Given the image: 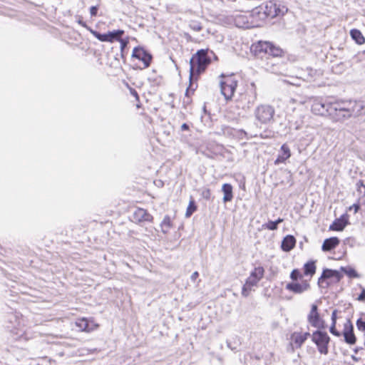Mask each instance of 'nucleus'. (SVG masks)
<instances>
[{"label":"nucleus","mask_w":365,"mask_h":365,"mask_svg":"<svg viewBox=\"0 0 365 365\" xmlns=\"http://www.w3.org/2000/svg\"><path fill=\"white\" fill-rule=\"evenodd\" d=\"M251 51L257 58L267 61L265 66L269 69V65L274 66V63L269 62L271 58H278L284 56V51L279 47L269 41H258L253 44Z\"/></svg>","instance_id":"f257e3e1"},{"label":"nucleus","mask_w":365,"mask_h":365,"mask_svg":"<svg viewBox=\"0 0 365 365\" xmlns=\"http://www.w3.org/2000/svg\"><path fill=\"white\" fill-rule=\"evenodd\" d=\"M208 49H200L194 54L190 60V86L187 88L185 96L188 98L190 89L192 88L193 77L203 73L211 63L210 57L207 56Z\"/></svg>","instance_id":"f03ea898"},{"label":"nucleus","mask_w":365,"mask_h":365,"mask_svg":"<svg viewBox=\"0 0 365 365\" xmlns=\"http://www.w3.org/2000/svg\"><path fill=\"white\" fill-rule=\"evenodd\" d=\"M264 269L262 267H255L246 279L242 289V295L245 297L249 296L253 287H257L259 282L263 278Z\"/></svg>","instance_id":"7ed1b4c3"},{"label":"nucleus","mask_w":365,"mask_h":365,"mask_svg":"<svg viewBox=\"0 0 365 365\" xmlns=\"http://www.w3.org/2000/svg\"><path fill=\"white\" fill-rule=\"evenodd\" d=\"M259 15L260 19H264L270 17L274 18L280 14H284V11L279 9V6L274 1L267 2L264 6H261L252 11V16Z\"/></svg>","instance_id":"20e7f679"},{"label":"nucleus","mask_w":365,"mask_h":365,"mask_svg":"<svg viewBox=\"0 0 365 365\" xmlns=\"http://www.w3.org/2000/svg\"><path fill=\"white\" fill-rule=\"evenodd\" d=\"M346 101L334 102V107L331 108L330 118L334 121L343 122L350 118V110Z\"/></svg>","instance_id":"39448f33"},{"label":"nucleus","mask_w":365,"mask_h":365,"mask_svg":"<svg viewBox=\"0 0 365 365\" xmlns=\"http://www.w3.org/2000/svg\"><path fill=\"white\" fill-rule=\"evenodd\" d=\"M275 110L273 106L268 104H260L255 109L254 115L261 124H267L273 120Z\"/></svg>","instance_id":"423d86ee"},{"label":"nucleus","mask_w":365,"mask_h":365,"mask_svg":"<svg viewBox=\"0 0 365 365\" xmlns=\"http://www.w3.org/2000/svg\"><path fill=\"white\" fill-rule=\"evenodd\" d=\"M225 79L220 81V92L226 101L232 98L237 86V81L232 76H225L223 73L220 76Z\"/></svg>","instance_id":"0eeeda50"},{"label":"nucleus","mask_w":365,"mask_h":365,"mask_svg":"<svg viewBox=\"0 0 365 365\" xmlns=\"http://www.w3.org/2000/svg\"><path fill=\"white\" fill-rule=\"evenodd\" d=\"M312 341L317 345L318 351L323 354H328V344L330 337L326 331L317 330L312 334Z\"/></svg>","instance_id":"6e6552de"},{"label":"nucleus","mask_w":365,"mask_h":365,"mask_svg":"<svg viewBox=\"0 0 365 365\" xmlns=\"http://www.w3.org/2000/svg\"><path fill=\"white\" fill-rule=\"evenodd\" d=\"M123 34L124 31L120 29L113 30L105 34H101L93 30V36L103 42H113L114 41L120 40Z\"/></svg>","instance_id":"1a4fd4ad"},{"label":"nucleus","mask_w":365,"mask_h":365,"mask_svg":"<svg viewBox=\"0 0 365 365\" xmlns=\"http://www.w3.org/2000/svg\"><path fill=\"white\" fill-rule=\"evenodd\" d=\"M334 107V102H328L322 101H316L312 106L313 113L320 115L330 116L331 108Z\"/></svg>","instance_id":"9d476101"},{"label":"nucleus","mask_w":365,"mask_h":365,"mask_svg":"<svg viewBox=\"0 0 365 365\" xmlns=\"http://www.w3.org/2000/svg\"><path fill=\"white\" fill-rule=\"evenodd\" d=\"M309 279H302L299 282H289L286 284V289L294 293L302 294L310 289Z\"/></svg>","instance_id":"9b49d317"},{"label":"nucleus","mask_w":365,"mask_h":365,"mask_svg":"<svg viewBox=\"0 0 365 365\" xmlns=\"http://www.w3.org/2000/svg\"><path fill=\"white\" fill-rule=\"evenodd\" d=\"M132 57L143 61L144 68L150 66L153 58L152 55L150 53L140 47H136L133 49Z\"/></svg>","instance_id":"f8f14e48"},{"label":"nucleus","mask_w":365,"mask_h":365,"mask_svg":"<svg viewBox=\"0 0 365 365\" xmlns=\"http://www.w3.org/2000/svg\"><path fill=\"white\" fill-rule=\"evenodd\" d=\"M332 277L335 278L336 282H339L341 279L343 277V275L338 270L331 269L328 268L324 269L322 272L321 277L318 279L319 286H322V284L324 283V280Z\"/></svg>","instance_id":"ddd939ff"},{"label":"nucleus","mask_w":365,"mask_h":365,"mask_svg":"<svg viewBox=\"0 0 365 365\" xmlns=\"http://www.w3.org/2000/svg\"><path fill=\"white\" fill-rule=\"evenodd\" d=\"M349 105L350 114L351 117H357L363 113H365V103L363 101H346Z\"/></svg>","instance_id":"4468645a"},{"label":"nucleus","mask_w":365,"mask_h":365,"mask_svg":"<svg viewBox=\"0 0 365 365\" xmlns=\"http://www.w3.org/2000/svg\"><path fill=\"white\" fill-rule=\"evenodd\" d=\"M343 335L346 343L351 345L356 343V337L354 333V327L349 319L344 324Z\"/></svg>","instance_id":"2eb2a0df"},{"label":"nucleus","mask_w":365,"mask_h":365,"mask_svg":"<svg viewBox=\"0 0 365 365\" xmlns=\"http://www.w3.org/2000/svg\"><path fill=\"white\" fill-rule=\"evenodd\" d=\"M133 220L137 223L143 222H151L153 220V217L145 209L137 208L133 215Z\"/></svg>","instance_id":"dca6fc26"},{"label":"nucleus","mask_w":365,"mask_h":365,"mask_svg":"<svg viewBox=\"0 0 365 365\" xmlns=\"http://www.w3.org/2000/svg\"><path fill=\"white\" fill-rule=\"evenodd\" d=\"M252 14L249 16L246 14H236L234 16V22L236 26L239 28H250L253 27L252 23L250 22L249 19L252 17Z\"/></svg>","instance_id":"f3484780"},{"label":"nucleus","mask_w":365,"mask_h":365,"mask_svg":"<svg viewBox=\"0 0 365 365\" xmlns=\"http://www.w3.org/2000/svg\"><path fill=\"white\" fill-rule=\"evenodd\" d=\"M349 224V215L347 214L342 215L339 218L336 219L329 226V230L334 231H342Z\"/></svg>","instance_id":"a211bd4d"},{"label":"nucleus","mask_w":365,"mask_h":365,"mask_svg":"<svg viewBox=\"0 0 365 365\" xmlns=\"http://www.w3.org/2000/svg\"><path fill=\"white\" fill-rule=\"evenodd\" d=\"M291 156V151L287 144H283L280 148V154L274 161L276 165L285 162Z\"/></svg>","instance_id":"6ab92c4d"},{"label":"nucleus","mask_w":365,"mask_h":365,"mask_svg":"<svg viewBox=\"0 0 365 365\" xmlns=\"http://www.w3.org/2000/svg\"><path fill=\"white\" fill-rule=\"evenodd\" d=\"M91 320L87 318L82 317L76 319L75 324L80 331L91 332V326L90 324Z\"/></svg>","instance_id":"aec40b11"},{"label":"nucleus","mask_w":365,"mask_h":365,"mask_svg":"<svg viewBox=\"0 0 365 365\" xmlns=\"http://www.w3.org/2000/svg\"><path fill=\"white\" fill-rule=\"evenodd\" d=\"M296 245V239L293 235H288L284 237L281 247L284 252H289L292 250Z\"/></svg>","instance_id":"412c9836"},{"label":"nucleus","mask_w":365,"mask_h":365,"mask_svg":"<svg viewBox=\"0 0 365 365\" xmlns=\"http://www.w3.org/2000/svg\"><path fill=\"white\" fill-rule=\"evenodd\" d=\"M340 242V240L336 237H332L326 239L322 246L324 252H329L334 249Z\"/></svg>","instance_id":"4be33fe9"},{"label":"nucleus","mask_w":365,"mask_h":365,"mask_svg":"<svg viewBox=\"0 0 365 365\" xmlns=\"http://www.w3.org/2000/svg\"><path fill=\"white\" fill-rule=\"evenodd\" d=\"M319 314L318 313V307L317 304H313L311 307V311L307 317L309 323L313 327L314 324L320 319Z\"/></svg>","instance_id":"5701e85b"},{"label":"nucleus","mask_w":365,"mask_h":365,"mask_svg":"<svg viewBox=\"0 0 365 365\" xmlns=\"http://www.w3.org/2000/svg\"><path fill=\"white\" fill-rule=\"evenodd\" d=\"M222 192H223V202H227L232 200L233 198V192H232V186L230 183H225L222 187Z\"/></svg>","instance_id":"b1692460"},{"label":"nucleus","mask_w":365,"mask_h":365,"mask_svg":"<svg viewBox=\"0 0 365 365\" xmlns=\"http://www.w3.org/2000/svg\"><path fill=\"white\" fill-rule=\"evenodd\" d=\"M350 36L351 38L359 45L365 43V38L362 35L361 32L356 29H353L350 31Z\"/></svg>","instance_id":"393cba45"},{"label":"nucleus","mask_w":365,"mask_h":365,"mask_svg":"<svg viewBox=\"0 0 365 365\" xmlns=\"http://www.w3.org/2000/svg\"><path fill=\"white\" fill-rule=\"evenodd\" d=\"M315 272H316L315 262L309 261L304 264V275L309 276L311 278L315 274Z\"/></svg>","instance_id":"a878e982"},{"label":"nucleus","mask_w":365,"mask_h":365,"mask_svg":"<svg viewBox=\"0 0 365 365\" xmlns=\"http://www.w3.org/2000/svg\"><path fill=\"white\" fill-rule=\"evenodd\" d=\"M283 219L282 218H280L279 217L277 220L275 221H272V220H269L267 223L264 224L262 225V227L265 229H267L269 230H272V231H274V230H277V227H278V225L281 222H283Z\"/></svg>","instance_id":"bb28decb"},{"label":"nucleus","mask_w":365,"mask_h":365,"mask_svg":"<svg viewBox=\"0 0 365 365\" xmlns=\"http://www.w3.org/2000/svg\"><path fill=\"white\" fill-rule=\"evenodd\" d=\"M34 359L36 365H55L56 363L55 360L48 356L38 357Z\"/></svg>","instance_id":"cd10ccee"},{"label":"nucleus","mask_w":365,"mask_h":365,"mask_svg":"<svg viewBox=\"0 0 365 365\" xmlns=\"http://www.w3.org/2000/svg\"><path fill=\"white\" fill-rule=\"evenodd\" d=\"M162 232L163 233H167L170 227H172L171 219L168 215H165L160 224Z\"/></svg>","instance_id":"c85d7f7f"},{"label":"nucleus","mask_w":365,"mask_h":365,"mask_svg":"<svg viewBox=\"0 0 365 365\" xmlns=\"http://www.w3.org/2000/svg\"><path fill=\"white\" fill-rule=\"evenodd\" d=\"M341 270L350 278H359V274L352 267H341Z\"/></svg>","instance_id":"c756f323"},{"label":"nucleus","mask_w":365,"mask_h":365,"mask_svg":"<svg viewBox=\"0 0 365 365\" xmlns=\"http://www.w3.org/2000/svg\"><path fill=\"white\" fill-rule=\"evenodd\" d=\"M78 46L79 48L85 53V54L90 53L91 41L88 38L79 42Z\"/></svg>","instance_id":"7c9ffc66"},{"label":"nucleus","mask_w":365,"mask_h":365,"mask_svg":"<svg viewBox=\"0 0 365 365\" xmlns=\"http://www.w3.org/2000/svg\"><path fill=\"white\" fill-rule=\"evenodd\" d=\"M242 98H244L245 100H247V108H250L251 106H252L257 99V93L254 91L252 96H250L248 94H244L242 96Z\"/></svg>","instance_id":"2f4dec72"},{"label":"nucleus","mask_w":365,"mask_h":365,"mask_svg":"<svg viewBox=\"0 0 365 365\" xmlns=\"http://www.w3.org/2000/svg\"><path fill=\"white\" fill-rule=\"evenodd\" d=\"M197 210V206L195 205V201L192 199L190 202H189V205L187 207V210H186V212H185V216L186 217H190L195 211H196Z\"/></svg>","instance_id":"473e14b6"},{"label":"nucleus","mask_w":365,"mask_h":365,"mask_svg":"<svg viewBox=\"0 0 365 365\" xmlns=\"http://www.w3.org/2000/svg\"><path fill=\"white\" fill-rule=\"evenodd\" d=\"M290 278L293 281L292 282H296L299 279L302 281L303 279V274L299 269H294L290 274Z\"/></svg>","instance_id":"72a5a7b5"},{"label":"nucleus","mask_w":365,"mask_h":365,"mask_svg":"<svg viewBox=\"0 0 365 365\" xmlns=\"http://www.w3.org/2000/svg\"><path fill=\"white\" fill-rule=\"evenodd\" d=\"M305 341L306 339L302 333L294 334V343L298 344L299 346H300Z\"/></svg>","instance_id":"f704fd0d"},{"label":"nucleus","mask_w":365,"mask_h":365,"mask_svg":"<svg viewBox=\"0 0 365 365\" xmlns=\"http://www.w3.org/2000/svg\"><path fill=\"white\" fill-rule=\"evenodd\" d=\"M77 22L91 33V26L87 24L83 16H78Z\"/></svg>","instance_id":"c9c22d12"},{"label":"nucleus","mask_w":365,"mask_h":365,"mask_svg":"<svg viewBox=\"0 0 365 365\" xmlns=\"http://www.w3.org/2000/svg\"><path fill=\"white\" fill-rule=\"evenodd\" d=\"M201 196L206 200H209L211 197V190L209 188H203L201 192Z\"/></svg>","instance_id":"e433bc0d"},{"label":"nucleus","mask_w":365,"mask_h":365,"mask_svg":"<svg viewBox=\"0 0 365 365\" xmlns=\"http://www.w3.org/2000/svg\"><path fill=\"white\" fill-rule=\"evenodd\" d=\"M313 327L317 328V330L322 331L327 328V324L323 319H320L319 322H317V324H314Z\"/></svg>","instance_id":"4c0bfd02"},{"label":"nucleus","mask_w":365,"mask_h":365,"mask_svg":"<svg viewBox=\"0 0 365 365\" xmlns=\"http://www.w3.org/2000/svg\"><path fill=\"white\" fill-rule=\"evenodd\" d=\"M356 326L359 330L365 331V321H363L361 319H359L356 321Z\"/></svg>","instance_id":"58836bf2"},{"label":"nucleus","mask_w":365,"mask_h":365,"mask_svg":"<svg viewBox=\"0 0 365 365\" xmlns=\"http://www.w3.org/2000/svg\"><path fill=\"white\" fill-rule=\"evenodd\" d=\"M329 331L334 336H339L341 334H340V332L338 331L336 329V324H331L330 328H329Z\"/></svg>","instance_id":"ea45409f"},{"label":"nucleus","mask_w":365,"mask_h":365,"mask_svg":"<svg viewBox=\"0 0 365 365\" xmlns=\"http://www.w3.org/2000/svg\"><path fill=\"white\" fill-rule=\"evenodd\" d=\"M118 41L120 43L121 52H123L124 48H126L128 44V41L127 40L123 39L122 37L120 38V40H118Z\"/></svg>","instance_id":"a19ab883"},{"label":"nucleus","mask_w":365,"mask_h":365,"mask_svg":"<svg viewBox=\"0 0 365 365\" xmlns=\"http://www.w3.org/2000/svg\"><path fill=\"white\" fill-rule=\"evenodd\" d=\"M357 299L361 302L365 301V288L361 287V292L359 297H357Z\"/></svg>","instance_id":"79ce46f5"},{"label":"nucleus","mask_w":365,"mask_h":365,"mask_svg":"<svg viewBox=\"0 0 365 365\" xmlns=\"http://www.w3.org/2000/svg\"><path fill=\"white\" fill-rule=\"evenodd\" d=\"M336 314H337V310H334L332 312V314H331V324H336Z\"/></svg>","instance_id":"37998d69"},{"label":"nucleus","mask_w":365,"mask_h":365,"mask_svg":"<svg viewBox=\"0 0 365 365\" xmlns=\"http://www.w3.org/2000/svg\"><path fill=\"white\" fill-rule=\"evenodd\" d=\"M352 209L354 210V212L356 213L360 209V205L359 204H354L351 206L349 207V210H351Z\"/></svg>","instance_id":"c03bdc74"},{"label":"nucleus","mask_w":365,"mask_h":365,"mask_svg":"<svg viewBox=\"0 0 365 365\" xmlns=\"http://www.w3.org/2000/svg\"><path fill=\"white\" fill-rule=\"evenodd\" d=\"M199 277V273L198 272L195 271L194 272L192 275L190 276V279L192 281V282H195L196 279Z\"/></svg>","instance_id":"a18cd8bd"},{"label":"nucleus","mask_w":365,"mask_h":365,"mask_svg":"<svg viewBox=\"0 0 365 365\" xmlns=\"http://www.w3.org/2000/svg\"><path fill=\"white\" fill-rule=\"evenodd\" d=\"M130 93H131L132 96H133L136 98V100H138V101L139 100L138 94L137 91L135 89L131 88L130 89Z\"/></svg>","instance_id":"49530a36"},{"label":"nucleus","mask_w":365,"mask_h":365,"mask_svg":"<svg viewBox=\"0 0 365 365\" xmlns=\"http://www.w3.org/2000/svg\"><path fill=\"white\" fill-rule=\"evenodd\" d=\"M25 365H36L35 359H29Z\"/></svg>","instance_id":"de8ad7c7"},{"label":"nucleus","mask_w":365,"mask_h":365,"mask_svg":"<svg viewBox=\"0 0 365 365\" xmlns=\"http://www.w3.org/2000/svg\"><path fill=\"white\" fill-rule=\"evenodd\" d=\"M195 31H200L202 29V26L200 24H195L192 26Z\"/></svg>","instance_id":"09e8293b"},{"label":"nucleus","mask_w":365,"mask_h":365,"mask_svg":"<svg viewBox=\"0 0 365 365\" xmlns=\"http://www.w3.org/2000/svg\"><path fill=\"white\" fill-rule=\"evenodd\" d=\"M189 125L187 123H183L181 125V130H189Z\"/></svg>","instance_id":"8fccbe9b"},{"label":"nucleus","mask_w":365,"mask_h":365,"mask_svg":"<svg viewBox=\"0 0 365 365\" xmlns=\"http://www.w3.org/2000/svg\"><path fill=\"white\" fill-rule=\"evenodd\" d=\"M98 8L97 6H93V16L97 15Z\"/></svg>","instance_id":"3c124183"},{"label":"nucleus","mask_w":365,"mask_h":365,"mask_svg":"<svg viewBox=\"0 0 365 365\" xmlns=\"http://www.w3.org/2000/svg\"><path fill=\"white\" fill-rule=\"evenodd\" d=\"M11 292H14L11 291V290H9V291L6 290V291H5L4 297H7L8 295H12Z\"/></svg>","instance_id":"603ef678"},{"label":"nucleus","mask_w":365,"mask_h":365,"mask_svg":"<svg viewBox=\"0 0 365 365\" xmlns=\"http://www.w3.org/2000/svg\"><path fill=\"white\" fill-rule=\"evenodd\" d=\"M302 334H303V336H304V338L306 339V340L307 339V338H308L309 336H311L310 333H309V332H305V333H302Z\"/></svg>","instance_id":"864d4df0"},{"label":"nucleus","mask_w":365,"mask_h":365,"mask_svg":"<svg viewBox=\"0 0 365 365\" xmlns=\"http://www.w3.org/2000/svg\"><path fill=\"white\" fill-rule=\"evenodd\" d=\"M363 349L362 347H356L354 349V351L355 354H357L360 350Z\"/></svg>","instance_id":"5fc2aeb1"},{"label":"nucleus","mask_w":365,"mask_h":365,"mask_svg":"<svg viewBox=\"0 0 365 365\" xmlns=\"http://www.w3.org/2000/svg\"><path fill=\"white\" fill-rule=\"evenodd\" d=\"M351 358H352V359H353L354 361H358L359 360V358L356 357V356H354V355H353V356H351Z\"/></svg>","instance_id":"6e6d98bb"},{"label":"nucleus","mask_w":365,"mask_h":365,"mask_svg":"<svg viewBox=\"0 0 365 365\" xmlns=\"http://www.w3.org/2000/svg\"><path fill=\"white\" fill-rule=\"evenodd\" d=\"M76 36L75 37L76 41H78V38H77V36L78 37V38H81V34H76Z\"/></svg>","instance_id":"4d7b16f0"},{"label":"nucleus","mask_w":365,"mask_h":365,"mask_svg":"<svg viewBox=\"0 0 365 365\" xmlns=\"http://www.w3.org/2000/svg\"><path fill=\"white\" fill-rule=\"evenodd\" d=\"M227 346H228L231 349H232V350H233V349H235V348L231 347V346H230V343H229V342H227Z\"/></svg>","instance_id":"13d9d810"},{"label":"nucleus","mask_w":365,"mask_h":365,"mask_svg":"<svg viewBox=\"0 0 365 365\" xmlns=\"http://www.w3.org/2000/svg\"><path fill=\"white\" fill-rule=\"evenodd\" d=\"M88 9L90 14L91 15V6H90Z\"/></svg>","instance_id":"bf43d9fd"},{"label":"nucleus","mask_w":365,"mask_h":365,"mask_svg":"<svg viewBox=\"0 0 365 365\" xmlns=\"http://www.w3.org/2000/svg\"><path fill=\"white\" fill-rule=\"evenodd\" d=\"M94 327H98V324H93V329H94Z\"/></svg>","instance_id":"052dcab7"}]
</instances>
